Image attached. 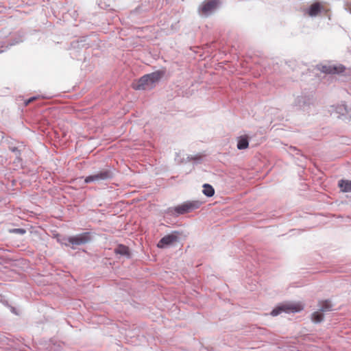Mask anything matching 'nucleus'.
Returning <instances> with one entry per match:
<instances>
[{
    "label": "nucleus",
    "instance_id": "nucleus-5",
    "mask_svg": "<svg viewBox=\"0 0 351 351\" xmlns=\"http://www.w3.org/2000/svg\"><path fill=\"white\" fill-rule=\"evenodd\" d=\"M178 232H174L171 234H167L162 237L157 244V247L159 248H164L168 245H170L178 241Z\"/></svg>",
    "mask_w": 351,
    "mask_h": 351
},
{
    "label": "nucleus",
    "instance_id": "nucleus-6",
    "mask_svg": "<svg viewBox=\"0 0 351 351\" xmlns=\"http://www.w3.org/2000/svg\"><path fill=\"white\" fill-rule=\"evenodd\" d=\"M110 172L108 170L100 171L95 175L89 176L85 178V182L107 180L110 178Z\"/></svg>",
    "mask_w": 351,
    "mask_h": 351
},
{
    "label": "nucleus",
    "instance_id": "nucleus-7",
    "mask_svg": "<svg viewBox=\"0 0 351 351\" xmlns=\"http://www.w3.org/2000/svg\"><path fill=\"white\" fill-rule=\"evenodd\" d=\"M217 0H210L202 5V12L205 15H207L210 12H211L217 5Z\"/></svg>",
    "mask_w": 351,
    "mask_h": 351
},
{
    "label": "nucleus",
    "instance_id": "nucleus-16",
    "mask_svg": "<svg viewBox=\"0 0 351 351\" xmlns=\"http://www.w3.org/2000/svg\"><path fill=\"white\" fill-rule=\"evenodd\" d=\"M35 99H36L35 97H32V98L29 99L28 100H27V101H25V105H26V106H27V105H28V104H30L32 101H33L34 100H35Z\"/></svg>",
    "mask_w": 351,
    "mask_h": 351
},
{
    "label": "nucleus",
    "instance_id": "nucleus-8",
    "mask_svg": "<svg viewBox=\"0 0 351 351\" xmlns=\"http://www.w3.org/2000/svg\"><path fill=\"white\" fill-rule=\"evenodd\" d=\"M321 71L325 73H339L343 71V68L335 66H322Z\"/></svg>",
    "mask_w": 351,
    "mask_h": 351
},
{
    "label": "nucleus",
    "instance_id": "nucleus-1",
    "mask_svg": "<svg viewBox=\"0 0 351 351\" xmlns=\"http://www.w3.org/2000/svg\"><path fill=\"white\" fill-rule=\"evenodd\" d=\"M165 71H156L142 76L132 84L134 90H149L153 88L157 82L164 76Z\"/></svg>",
    "mask_w": 351,
    "mask_h": 351
},
{
    "label": "nucleus",
    "instance_id": "nucleus-10",
    "mask_svg": "<svg viewBox=\"0 0 351 351\" xmlns=\"http://www.w3.org/2000/svg\"><path fill=\"white\" fill-rule=\"evenodd\" d=\"M249 146L248 138L247 136H242L238 138L237 148L244 149Z\"/></svg>",
    "mask_w": 351,
    "mask_h": 351
},
{
    "label": "nucleus",
    "instance_id": "nucleus-2",
    "mask_svg": "<svg viewBox=\"0 0 351 351\" xmlns=\"http://www.w3.org/2000/svg\"><path fill=\"white\" fill-rule=\"evenodd\" d=\"M304 306L301 302H285L277 306L271 312L272 316H277L282 313H298L302 311Z\"/></svg>",
    "mask_w": 351,
    "mask_h": 351
},
{
    "label": "nucleus",
    "instance_id": "nucleus-17",
    "mask_svg": "<svg viewBox=\"0 0 351 351\" xmlns=\"http://www.w3.org/2000/svg\"><path fill=\"white\" fill-rule=\"evenodd\" d=\"M14 231V232H16L21 233V234H23V233H25V230H23V229H20V228H19V229H15Z\"/></svg>",
    "mask_w": 351,
    "mask_h": 351
},
{
    "label": "nucleus",
    "instance_id": "nucleus-3",
    "mask_svg": "<svg viewBox=\"0 0 351 351\" xmlns=\"http://www.w3.org/2000/svg\"><path fill=\"white\" fill-rule=\"evenodd\" d=\"M200 205L201 202L199 201L186 202L176 206L175 208V211L178 214L183 215L198 208Z\"/></svg>",
    "mask_w": 351,
    "mask_h": 351
},
{
    "label": "nucleus",
    "instance_id": "nucleus-9",
    "mask_svg": "<svg viewBox=\"0 0 351 351\" xmlns=\"http://www.w3.org/2000/svg\"><path fill=\"white\" fill-rule=\"evenodd\" d=\"M321 10H322V5H321L320 3L315 2L310 6V8L307 12V14L310 16H315L320 12Z\"/></svg>",
    "mask_w": 351,
    "mask_h": 351
},
{
    "label": "nucleus",
    "instance_id": "nucleus-11",
    "mask_svg": "<svg viewBox=\"0 0 351 351\" xmlns=\"http://www.w3.org/2000/svg\"><path fill=\"white\" fill-rule=\"evenodd\" d=\"M339 187L343 192H351V181L341 180L338 184Z\"/></svg>",
    "mask_w": 351,
    "mask_h": 351
},
{
    "label": "nucleus",
    "instance_id": "nucleus-4",
    "mask_svg": "<svg viewBox=\"0 0 351 351\" xmlns=\"http://www.w3.org/2000/svg\"><path fill=\"white\" fill-rule=\"evenodd\" d=\"M90 240V232H83L75 236L70 237L68 239L70 244L74 247L75 245H80L87 243Z\"/></svg>",
    "mask_w": 351,
    "mask_h": 351
},
{
    "label": "nucleus",
    "instance_id": "nucleus-14",
    "mask_svg": "<svg viewBox=\"0 0 351 351\" xmlns=\"http://www.w3.org/2000/svg\"><path fill=\"white\" fill-rule=\"evenodd\" d=\"M319 310L321 311H329L332 310V304L328 300L319 302Z\"/></svg>",
    "mask_w": 351,
    "mask_h": 351
},
{
    "label": "nucleus",
    "instance_id": "nucleus-12",
    "mask_svg": "<svg viewBox=\"0 0 351 351\" xmlns=\"http://www.w3.org/2000/svg\"><path fill=\"white\" fill-rule=\"evenodd\" d=\"M114 252L116 254H119L121 255H124L126 256H130V250L128 247L123 245H119L115 250Z\"/></svg>",
    "mask_w": 351,
    "mask_h": 351
},
{
    "label": "nucleus",
    "instance_id": "nucleus-15",
    "mask_svg": "<svg viewBox=\"0 0 351 351\" xmlns=\"http://www.w3.org/2000/svg\"><path fill=\"white\" fill-rule=\"evenodd\" d=\"M324 315L322 313L316 311L312 314V320L314 322H321L323 320Z\"/></svg>",
    "mask_w": 351,
    "mask_h": 351
},
{
    "label": "nucleus",
    "instance_id": "nucleus-13",
    "mask_svg": "<svg viewBox=\"0 0 351 351\" xmlns=\"http://www.w3.org/2000/svg\"><path fill=\"white\" fill-rule=\"evenodd\" d=\"M203 193L207 196V197H212L215 194V190L213 187L208 184H204L203 185Z\"/></svg>",
    "mask_w": 351,
    "mask_h": 351
}]
</instances>
